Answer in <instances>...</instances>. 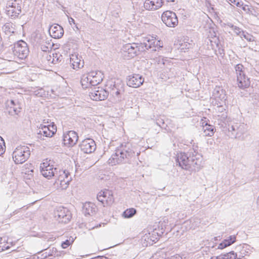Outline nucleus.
Wrapping results in <instances>:
<instances>
[{
    "instance_id": "nucleus-52",
    "label": "nucleus",
    "mask_w": 259,
    "mask_h": 259,
    "mask_svg": "<svg viewBox=\"0 0 259 259\" xmlns=\"http://www.w3.org/2000/svg\"><path fill=\"white\" fill-rule=\"evenodd\" d=\"M100 259H109L108 258L105 257V256H100Z\"/></svg>"
},
{
    "instance_id": "nucleus-28",
    "label": "nucleus",
    "mask_w": 259,
    "mask_h": 259,
    "mask_svg": "<svg viewBox=\"0 0 259 259\" xmlns=\"http://www.w3.org/2000/svg\"><path fill=\"white\" fill-rule=\"evenodd\" d=\"M94 206V204L90 203L85 204L83 206V209H85L84 211L85 214L92 215V213L95 211V207Z\"/></svg>"
},
{
    "instance_id": "nucleus-6",
    "label": "nucleus",
    "mask_w": 259,
    "mask_h": 259,
    "mask_svg": "<svg viewBox=\"0 0 259 259\" xmlns=\"http://www.w3.org/2000/svg\"><path fill=\"white\" fill-rule=\"evenodd\" d=\"M238 85L240 89H245L250 85L249 78L244 73V67L241 64H238L235 66Z\"/></svg>"
},
{
    "instance_id": "nucleus-50",
    "label": "nucleus",
    "mask_w": 259,
    "mask_h": 259,
    "mask_svg": "<svg viewBox=\"0 0 259 259\" xmlns=\"http://www.w3.org/2000/svg\"><path fill=\"white\" fill-rule=\"evenodd\" d=\"M210 259H222V255L221 254L219 256H212L210 258Z\"/></svg>"
},
{
    "instance_id": "nucleus-32",
    "label": "nucleus",
    "mask_w": 259,
    "mask_h": 259,
    "mask_svg": "<svg viewBox=\"0 0 259 259\" xmlns=\"http://www.w3.org/2000/svg\"><path fill=\"white\" fill-rule=\"evenodd\" d=\"M244 124H240L238 125V124H236L234 125H232L231 126H229L228 127V131L229 132L232 133V135L235 137V132H236V130H242L244 129Z\"/></svg>"
},
{
    "instance_id": "nucleus-24",
    "label": "nucleus",
    "mask_w": 259,
    "mask_h": 259,
    "mask_svg": "<svg viewBox=\"0 0 259 259\" xmlns=\"http://www.w3.org/2000/svg\"><path fill=\"white\" fill-rule=\"evenodd\" d=\"M70 63L74 69H77L83 66L84 61L80 57H78L77 55H72L70 57Z\"/></svg>"
},
{
    "instance_id": "nucleus-31",
    "label": "nucleus",
    "mask_w": 259,
    "mask_h": 259,
    "mask_svg": "<svg viewBox=\"0 0 259 259\" xmlns=\"http://www.w3.org/2000/svg\"><path fill=\"white\" fill-rule=\"evenodd\" d=\"M136 210L134 208H128L123 211L122 216L124 218H131L136 213Z\"/></svg>"
},
{
    "instance_id": "nucleus-12",
    "label": "nucleus",
    "mask_w": 259,
    "mask_h": 259,
    "mask_svg": "<svg viewBox=\"0 0 259 259\" xmlns=\"http://www.w3.org/2000/svg\"><path fill=\"white\" fill-rule=\"evenodd\" d=\"M40 170L42 175L48 179L53 177L56 178L59 174V170L57 168H54L53 165L46 162L41 163Z\"/></svg>"
},
{
    "instance_id": "nucleus-53",
    "label": "nucleus",
    "mask_w": 259,
    "mask_h": 259,
    "mask_svg": "<svg viewBox=\"0 0 259 259\" xmlns=\"http://www.w3.org/2000/svg\"><path fill=\"white\" fill-rule=\"evenodd\" d=\"M4 248H3L2 246H0V252L3 251Z\"/></svg>"
},
{
    "instance_id": "nucleus-16",
    "label": "nucleus",
    "mask_w": 259,
    "mask_h": 259,
    "mask_svg": "<svg viewBox=\"0 0 259 259\" xmlns=\"http://www.w3.org/2000/svg\"><path fill=\"white\" fill-rule=\"evenodd\" d=\"M79 147L81 151L84 153H91L96 150V144L92 139L87 138L83 140L79 144Z\"/></svg>"
},
{
    "instance_id": "nucleus-26",
    "label": "nucleus",
    "mask_w": 259,
    "mask_h": 259,
    "mask_svg": "<svg viewBox=\"0 0 259 259\" xmlns=\"http://www.w3.org/2000/svg\"><path fill=\"white\" fill-rule=\"evenodd\" d=\"M15 25L11 22L6 23L3 27V29L7 34L14 33L15 28Z\"/></svg>"
},
{
    "instance_id": "nucleus-42",
    "label": "nucleus",
    "mask_w": 259,
    "mask_h": 259,
    "mask_svg": "<svg viewBox=\"0 0 259 259\" xmlns=\"http://www.w3.org/2000/svg\"><path fill=\"white\" fill-rule=\"evenodd\" d=\"M243 37L248 41H253L254 40V37L246 32H244V34H243L242 38Z\"/></svg>"
},
{
    "instance_id": "nucleus-14",
    "label": "nucleus",
    "mask_w": 259,
    "mask_h": 259,
    "mask_svg": "<svg viewBox=\"0 0 259 259\" xmlns=\"http://www.w3.org/2000/svg\"><path fill=\"white\" fill-rule=\"evenodd\" d=\"M225 91L221 87L216 86L212 93V101L214 103H219L223 104L227 100Z\"/></svg>"
},
{
    "instance_id": "nucleus-1",
    "label": "nucleus",
    "mask_w": 259,
    "mask_h": 259,
    "mask_svg": "<svg viewBox=\"0 0 259 259\" xmlns=\"http://www.w3.org/2000/svg\"><path fill=\"white\" fill-rule=\"evenodd\" d=\"M202 157L194 149L188 153L181 152L177 156V165L189 171H198L202 166Z\"/></svg>"
},
{
    "instance_id": "nucleus-4",
    "label": "nucleus",
    "mask_w": 259,
    "mask_h": 259,
    "mask_svg": "<svg viewBox=\"0 0 259 259\" xmlns=\"http://www.w3.org/2000/svg\"><path fill=\"white\" fill-rule=\"evenodd\" d=\"M30 148L26 146H19L13 152L12 158L15 164H22L30 157Z\"/></svg>"
},
{
    "instance_id": "nucleus-25",
    "label": "nucleus",
    "mask_w": 259,
    "mask_h": 259,
    "mask_svg": "<svg viewBox=\"0 0 259 259\" xmlns=\"http://www.w3.org/2000/svg\"><path fill=\"white\" fill-rule=\"evenodd\" d=\"M202 123L205 135L209 137L212 136L215 131V128L213 126L208 124L207 122H202Z\"/></svg>"
},
{
    "instance_id": "nucleus-54",
    "label": "nucleus",
    "mask_w": 259,
    "mask_h": 259,
    "mask_svg": "<svg viewBox=\"0 0 259 259\" xmlns=\"http://www.w3.org/2000/svg\"><path fill=\"white\" fill-rule=\"evenodd\" d=\"M113 15H114V16L115 17H118V13H114V14H113Z\"/></svg>"
},
{
    "instance_id": "nucleus-55",
    "label": "nucleus",
    "mask_w": 259,
    "mask_h": 259,
    "mask_svg": "<svg viewBox=\"0 0 259 259\" xmlns=\"http://www.w3.org/2000/svg\"><path fill=\"white\" fill-rule=\"evenodd\" d=\"M52 58L51 56L50 55L49 57H47V59L49 61H51V58Z\"/></svg>"
},
{
    "instance_id": "nucleus-44",
    "label": "nucleus",
    "mask_w": 259,
    "mask_h": 259,
    "mask_svg": "<svg viewBox=\"0 0 259 259\" xmlns=\"http://www.w3.org/2000/svg\"><path fill=\"white\" fill-rule=\"evenodd\" d=\"M60 57H58V54H53V59L52 61V63L53 64H56L59 61H61V60H59Z\"/></svg>"
},
{
    "instance_id": "nucleus-48",
    "label": "nucleus",
    "mask_w": 259,
    "mask_h": 259,
    "mask_svg": "<svg viewBox=\"0 0 259 259\" xmlns=\"http://www.w3.org/2000/svg\"><path fill=\"white\" fill-rule=\"evenodd\" d=\"M224 244L225 243H224L223 241L222 242H221V243H220L218 247V249H224V248L227 247L226 246H224Z\"/></svg>"
},
{
    "instance_id": "nucleus-30",
    "label": "nucleus",
    "mask_w": 259,
    "mask_h": 259,
    "mask_svg": "<svg viewBox=\"0 0 259 259\" xmlns=\"http://www.w3.org/2000/svg\"><path fill=\"white\" fill-rule=\"evenodd\" d=\"M53 47V44H51L49 41H42L40 44V49L43 52H49L51 50Z\"/></svg>"
},
{
    "instance_id": "nucleus-51",
    "label": "nucleus",
    "mask_w": 259,
    "mask_h": 259,
    "mask_svg": "<svg viewBox=\"0 0 259 259\" xmlns=\"http://www.w3.org/2000/svg\"><path fill=\"white\" fill-rule=\"evenodd\" d=\"M2 247H3V248H4V251L10 248L9 246H6V245L2 246Z\"/></svg>"
},
{
    "instance_id": "nucleus-18",
    "label": "nucleus",
    "mask_w": 259,
    "mask_h": 259,
    "mask_svg": "<svg viewBox=\"0 0 259 259\" xmlns=\"http://www.w3.org/2000/svg\"><path fill=\"white\" fill-rule=\"evenodd\" d=\"M142 50L141 44L139 46L136 44H127L124 45L122 50L123 52L127 54V57L129 58H134L137 55V53Z\"/></svg>"
},
{
    "instance_id": "nucleus-46",
    "label": "nucleus",
    "mask_w": 259,
    "mask_h": 259,
    "mask_svg": "<svg viewBox=\"0 0 259 259\" xmlns=\"http://www.w3.org/2000/svg\"><path fill=\"white\" fill-rule=\"evenodd\" d=\"M156 124L159 126L162 127L163 125L164 124V122L162 119H158L157 120Z\"/></svg>"
},
{
    "instance_id": "nucleus-17",
    "label": "nucleus",
    "mask_w": 259,
    "mask_h": 259,
    "mask_svg": "<svg viewBox=\"0 0 259 259\" xmlns=\"http://www.w3.org/2000/svg\"><path fill=\"white\" fill-rule=\"evenodd\" d=\"M144 78L141 75L134 74L127 76V85L130 87L137 88L140 87L144 82Z\"/></svg>"
},
{
    "instance_id": "nucleus-20",
    "label": "nucleus",
    "mask_w": 259,
    "mask_h": 259,
    "mask_svg": "<svg viewBox=\"0 0 259 259\" xmlns=\"http://www.w3.org/2000/svg\"><path fill=\"white\" fill-rule=\"evenodd\" d=\"M78 135L73 131H70L63 136L64 144L68 145L69 146L72 147L74 146L78 141Z\"/></svg>"
},
{
    "instance_id": "nucleus-11",
    "label": "nucleus",
    "mask_w": 259,
    "mask_h": 259,
    "mask_svg": "<svg viewBox=\"0 0 259 259\" xmlns=\"http://www.w3.org/2000/svg\"><path fill=\"white\" fill-rule=\"evenodd\" d=\"M161 20L169 27H175L178 24V19L176 13L171 11L164 12L161 15Z\"/></svg>"
},
{
    "instance_id": "nucleus-3",
    "label": "nucleus",
    "mask_w": 259,
    "mask_h": 259,
    "mask_svg": "<svg viewBox=\"0 0 259 259\" xmlns=\"http://www.w3.org/2000/svg\"><path fill=\"white\" fill-rule=\"evenodd\" d=\"M102 76L100 71H93L87 75H83L80 80L82 88H88L90 86L98 85L102 81Z\"/></svg>"
},
{
    "instance_id": "nucleus-59",
    "label": "nucleus",
    "mask_w": 259,
    "mask_h": 259,
    "mask_svg": "<svg viewBox=\"0 0 259 259\" xmlns=\"http://www.w3.org/2000/svg\"><path fill=\"white\" fill-rule=\"evenodd\" d=\"M3 240V238H0V244L2 243V241Z\"/></svg>"
},
{
    "instance_id": "nucleus-43",
    "label": "nucleus",
    "mask_w": 259,
    "mask_h": 259,
    "mask_svg": "<svg viewBox=\"0 0 259 259\" xmlns=\"http://www.w3.org/2000/svg\"><path fill=\"white\" fill-rule=\"evenodd\" d=\"M228 2L230 4H233L238 7H240L243 5L242 1L239 0H228Z\"/></svg>"
},
{
    "instance_id": "nucleus-38",
    "label": "nucleus",
    "mask_w": 259,
    "mask_h": 259,
    "mask_svg": "<svg viewBox=\"0 0 259 259\" xmlns=\"http://www.w3.org/2000/svg\"><path fill=\"white\" fill-rule=\"evenodd\" d=\"M110 94L114 97H118L120 94V90L116 88L115 84H114L113 87L110 90Z\"/></svg>"
},
{
    "instance_id": "nucleus-9",
    "label": "nucleus",
    "mask_w": 259,
    "mask_h": 259,
    "mask_svg": "<svg viewBox=\"0 0 259 259\" xmlns=\"http://www.w3.org/2000/svg\"><path fill=\"white\" fill-rule=\"evenodd\" d=\"M57 128L55 124H40L37 133L36 138L40 140H44V137H52L56 132Z\"/></svg>"
},
{
    "instance_id": "nucleus-47",
    "label": "nucleus",
    "mask_w": 259,
    "mask_h": 259,
    "mask_svg": "<svg viewBox=\"0 0 259 259\" xmlns=\"http://www.w3.org/2000/svg\"><path fill=\"white\" fill-rule=\"evenodd\" d=\"M155 232L152 234V236L150 235V234H149V237L148 238V239H150L152 242H155V240H157L156 237H154L153 236L154 235Z\"/></svg>"
},
{
    "instance_id": "nucleus-35",
    "label": "nucleus",
    "mask_w": 259,
    "mask_h": 259,
    "mask_svg": "<svg viewBox=\"0 0 259 259\" xmlns=\"http://www.w3.org/2000/svg\"><path fill=\"white\" fill-rule=\"evenodd\" d=\"M221 255L222 259H236L237 257V254L233 251Z\"/></svg>"
},
{
    "instance_id": "nucleus-33",
    "label": "nucleus",
    "mask_w": 259,
    "mask_h": 259,
    "mask_svg": "<svg viewBox=\"0 0 259 259\" xmlns=\"http://www.w3.org/2000/svg\"><path fill=\"white\" fill-rule=\"evenodd\" d=\"M47 250H48V252H46L45 253H43L42 255L44 256V258H46L47 256H58L59 255V253L57 250V249L55 247H53L51 249H50L48 250L47 249Z\"/></svg>"
},
{
    "instance_id": "nucleus-8",
    "label": "nucleus",
    "mask_w": 259,
    "mask_h": 259,
    "mask_svg": "<svg viewBox=\"0 0 259 259\" xmlns=\"http://www.w3.org/2000/svg\"><path fill=\"white\" fill-rule=\"evenodd\" d=\"M13 54L20 59H24L28 55L29 50L27 44L23 40H19L14 44L12 48Z\"/></svg>"
},
{
    "instance_id": "nucleus-36",
    "label": "nucleus",
    "mask_w": 259,
    "mask_h": 259,
    "mask_svg": "<svg viewBox=\"0 0 259 259\" xmlns=\"http://www.w3.org/2000/svg\"><path fill=\"white\" fill-rule=\"evenodd\" d=\"M232 30H233V31L238 36H239L240 37L242 38L243 34H244V31L242 30V29L240 28L239 27L232 25L231 26Z\"/></svg>"
},
{
    "instance_id": "nucleus-10",
    "label": "nucleus",
    "mask_w": 259,
    "mask_h": 259,
    "mask_svg": "<svg viewBox=\"0 0 259 259\" xmlns=\"http://www.w3.org/2000/svg\"><path fill=\"white\" fill-rule=\"evenodd\" d=\"M54 217L59 223H68L72 218L70 211L65 207H59L54 212Z\"/></svg>"
},
{
    "instance_id": "nucleus-29",
    "label": "nucleus",
    "mask_w": 259,
    "mask_h": 259,
    "mask_svg": "<svg viewBox=\"0 0 259 259\" xmlns=\"http://www.w3.org/2000/svg\"><path fill=\"white\" fill-rule=\"evenodd\" d=\"M206 41L207 42L208 45L209 44V43L210 44V46L211 47V48L212 49L214 48L215 46L217 47L219 46V39L216 36L212 37L211 38H207Z\"/></svg>"
},
{
    "instance_id": "nucleus-27",
    "label": "nucleus",
    "mask_w": 259,
    "mask_h": 259,
    "mask_svg": "<svg viewBox=\"0 0 259 259\" xmlns=\"http://www.w3.org/2000/svg\"><path fill=\"white\" fill-rule=\"evenodd\" d=\"M212 103L214 106H216L217 107L215 109L217 112H218L219 114L223 113V112H226V108L227 106L226 105V103H224L223 104H220V102L219 103H214V101H212Z\"/></svg>"
},
{
    "instance_id": "nucleus-56",
    "label": "nucleus",
    "mask_w": 259,
    "mask_h": 259,
    "mask_svg": "<svg viewBox=\"0 0 259 259\" xmlns=\"http://www.w3.org/2000/svg\"><path fill=\"white\" fill-rule=\"evenodd\" d=\"M75 25V28L77 29V30H79V28L77 26V24L75 23V24H74Z\"/></svg>"
},
{
    "instance_id": "nucleus-2",
    "label": "nucleus",
    "mask_w": 259,
    "mask_h": 259,
    "mask_svg": "<svg viewBox=\"0 0 259 259\" xmlns=\"http://www.w3.org/2000/svg\"><path fill=\"white\" fill-rule=\"evenodd\" d=\"M135 156V152L129 143L122 144L115 150L114 154L108 160L109 164L130 163Z\"/></svg>"
},
{
    "instance_id": "nucleus-21",
    "label": "nucleus",
    "mask_w": 259,
    "mask_h": 259,
    "mask_svg": "<svg viewBox=\"0 0 259 259\" xmlns=\"http://www.w3.org/2000/svg\"><path fill=\"white\" fill-rule=\"evenodd\" d=\"M142 51H145V50L151 49L152 52L156 51L160 48L162 47L161 45L160 41H157L156 39H148L147 42H144L141 44Z\"/></svg>"
},
{
    "instance_id": "nucleus-41",
    "label": "nucleus",
    "mask_w": 259,
    "mask_h": 259,
    "mask_svg": "<svg viewBox=\"0 0 259 259\" xmlns=\"http://www.w3.org/2000/svg\"><path fill=\"white\" fill-rule=\"evenodd\" d=\"M245 126H244V129L236 130L235 138L240 139L241 135L245 133Z\"/></svg>"
},
{
    "instance_id": "nucleus-5",
    "label": "nucleus",
    "mask_w": 259,
    "mask_h": 259,
    "mask_svg": "<svg viewBox=\"0 0 259 259\" xmlns=\"http://www.w3.org/2000/svg\"><path fill=\"white\" fill-rule=\"evenodd\" d=\"M21 0H9L6 4V14L12 19L16 18L22 12Z\"/></svg>"
},
{
    "instance_id": "nucleus-23",
    "label": "nucleus",
    "mask_w": 259,
    "mask_h": 259,
    "mask_svg": "<svg viewBox=\"0 0 259 259\" xmlns=\"http://www.w3.org/2000/svg\"><path fill=\"white\" fill-rule=\"evenodd\" d=\"M49 33L52 37L60 38L64 34V30L60 25L52 26L49 29Z\"/></svg>"
},
{
    "instance_id": "nucleus-57",
    "label": "nucleus",
    "mask_w": 259,
    "mask_h": 259,
    "mask_svg": "<svg viewBox=\"0 0 259 259\" xmlns=\"http://www.w3.org/2000/svg\"><path fill=\"white\" fill-rule=\"evenodd\" d=\"M166 1H167V2H169V1H171V2H175L174 0H166Z\"/></svg>"
},
{
    "instance_id": "nucleus-45",
    "label": "nucleus",
    "mask_w": 259,
    "mask_h": 259,
    "mask_svg": "<svg viewBox=\"0 0 259 259\" xmlns=\"http://www.w3.org/2000/svg\"><path fill=\"white\" fill-rule=\"evenodd\" d=\"M70 241L68 240H66L62 243L61 246L63 248H66L70 245Z\"/></svg>"
},
{
    "instance_id": "nucleus-40",
    "label": "nucleus",
    "mask_w": 259,
    "mask_h": 259,
    "mask_svg": "<svg viewBox=\"0 0 259 259\" xmlns=\"http://www.w3.org/2000/svg\"><path fill=\"white\" fill-rule=\"evenodd\" d=\"M227 112H223V113L218 114V119L223 122H225L227 121Z\"/></svg>"
},
{
    "instance_id": "nucleus-37",
    "label": "nucleus",
    "mask_w": 259,
    "mask_h": 259,
    "mask_svg": "<svg viewBox=\"0 0 259 259\" xmlns=\"http://www.w3.org/2000/svg\"><path fill=\"white\" fill-rule=\"evenodd\" d=\"M25 169H23V172L25 174L31 175L33 172V166L31 164H26L25 165Z\"/></svg>"
},
{
    "instance_id": "nucleus-60",
    "label": "nucleus",
    "mask_w": 259,
    "mask_h": 259,
    "mask_svg": "<svg viewBox=\"0 0 259 259\" xmlns=\"http://www.w3.org/2000/svg\"><path fill=\"white\" fill-rule=\"evenodd\" d=\"M242 9L244 10H245V7H243Z\"/></svg>"
},
{
    "instance_id": "nucleus-19",
    "label": "nucleus",
    "mask_w": 259,
    "mask_h": 259,
    "mask_svg": "<svg viewBox=\"0 0 259 259\" xmlns=\"http://www.w3.org/2000/svg\"><path fill=\"white\" fill-rule=\"evenodd\" d=\"M5 105L6 111L10 115H17L21 111L19 103L18 102H16L13 100H8Z\"/></svg>"
},
{
    "instance_id": "nucleus-39",
    "label": "nucleus",
    "mask_w": 259,
    "mask_h": 259,
    "mask_svg": "<svg viewBox=\"0 0 259 259\" xmlns=\"http://www.w3.org/2000/svg\"><path fill=\"white\" fill-rule=\"evenodd\" d=\"M6 150V146L4 140L0 136V156L4 153Z\"/></svg>"
},
{
    "instance_id": "nucleus-7",
    "label": "nucleus",
    "mask_w": 259,
    "mask_h": 259,
    "mask_svg": "<svg viewBox=\"0 0 259 259\" xmlns=\"http://www.w3.org/2000/svg\"><path fill=\"white\" fill-rule=\"evenodd\" d=\"M56 178H57V180L55 181V184L61 190L66 189L69 182L72 180L70 172L66 170L59 169V174Z\"/></svg>"
},
{
    "instance_id": "nucleus-15",
    "label": "nucleus",
    "mask_w": 259,
    "mask_h": 259,
    "mask_svg": "<svg viewBox=\"0 0 259 259\" xmlns=\"http://www.w3.org/2000/svg\"><path fill=\"white\" fill-rule=\"evenodd\" d=\"M108 96V92L99 87L94 88L90 92V96L92 99L95 101L105 100Z\"/></svg>"
},
{
    "instance_id": "nucleus-34",
    "label": "nucleus",
    "mask_w": 259,
    "mask_h": 259,
    "mask_svg": "<svg viewBox=\"0 0 259 259\" xmlns=\"http://www.w3.org/2000/svg\"><path fill=\"white\" fill-rule=\"evenodd\" d=\"M236 241V237L234 235H232L229 237L228 239H225L223 242L225 243L224 246L228 247Z\"/></svg>"
},
{
    "instance_id": "nucleus-58",
    "label": "nucleus",
    "mask_w": 259,
    "mask_h": 259,
    "mask_svg": "<svg viewBox=\"0 0 259 259\" xmlns=\"http://www.w3.org/2000/svg\"><path fill=\"white\" fill-rule=\"evenodd\" d=\"M257 204L259 205V197H258L257 198Z\"/></svg>"
},
{
    "instance_id": "nucleus-49",
    "label": "nucleus",
    "mask_w": 259,
    "mask_h": 259,
    "mask_svg": "<svg viewBox=\"0 0 259 259\" xmlns=\"http://www.w3.org/2000/svg\"><path fill=\"white\" fill-rule=\"evenodd\" d=\"M68 21L70 25H72V23H73V24H75V20L72 18L69 17Z\"/></svg>"
},
{
    "instance_id": "nucleus-13",
    "label": "nucleus",
    "mask_w": 259,
    "mask_h": 259,
    "mask_svg": "<svg viewBox=\"0 0 259 259\" xmlns=\"http://www.w3.org/2000/svg\"><path fill=\"white\" fill-rule=\"evenodd\" d=\"M97 198L103 206L110 205L114 202L112 193L109 190L101 191L97 194Z\"/></svg>"
},
{
    "instance_id": "nucleus-22",
    "label": "nucleus",
    "mask_w": 259,
    "mask_h": 259,
    "mask_svg": "<svg viewBox=\"0 0 259 259\" xmlns=\"http://www.w3.org/2000/svg\"><path fill=\"white\" fill-rule=\"evenodd\" d=\"M163 3V0H146L144 7L148 11H156L161 8Z\"/></svg>"
}]
</instances>
